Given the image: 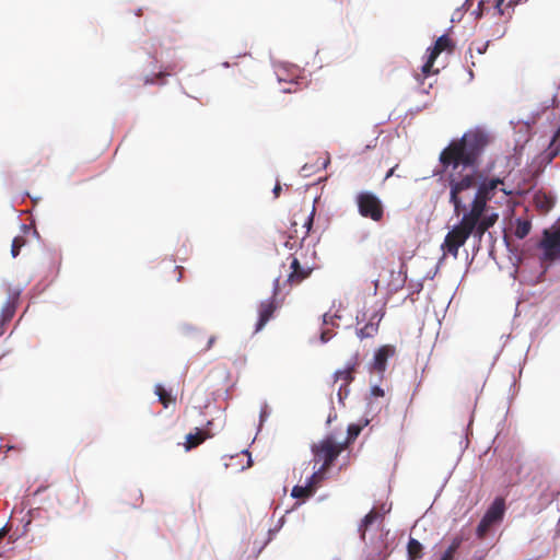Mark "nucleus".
Here are the masks:
<instances>
[{
  "instance_id": "4468645a",
  "label": "nucleus",
  "mask_w": 560,
  "mask_h": 560,
  "mask_svg": "<svg viewBox=\"0 0 560 560\" xmlns=\"http://www.w3.org/2000/svg\"><path fill=\"white\" fill-rule=\"evenodd\" d=\"M213 435L214 434L211 433L209 429L199 430L197 428L195 433H188L186 435V438H185L186 441L184 444L185 450L190 451L192 448H196L197 446L202 444L206 440L213 438Z\"/></svg>"
},
{
  "instance_id": "6ab92c4d",
  "label": "nucleus",
  "mask_w": 560,
  "mask_h": 560,
  "mask_svg": "<svg viewBox=\"0 0 560 560\" xmlns=\"http://www.w3.org/2000/svg\"><path fill=\"white\" fill-rule=\"evenodd\" d=\"M314 493V487L305 483L304 486H294L291 495L295 499H307L312 497Z\"/></svg>"
},
{
  "instance_id": "393cba45",
  "label": "nucleus",
  "mask_w": 560,
  "mask_h": 560,
  "mask_svg": "<svg viewBox=\"0 0 560 560\" xmlns=\"http://www.w3.org/2000/svg\"><path fill=\"white\" fill-rule=\"evenodd\" d=\"M435 60L436 58H432V55L429 54L427 62L422 66V73L424 77H428L431 73V69Z\"/></svg>"
},
{
  "instance_id": "bb28decb",
  "label": "nucleus",
  "mask_w": 560,
  "mask_h": 560,
  "mask_svg": "<svg viewBox=\"0 0 560 560\" xmlns=\"http://www.w3.org/2000/svg\"><path fill=\"white\" fill-rule=\"evenodd\" d=\"M336 318H339V316H337V315H329V314L326 313V314L323 315V323H324V325H332V326H335L336 325V323H335Z\"/></svg>"
},
{
  "instance_id": "7ed1b4c3",
  "label": "nucleus",
  "mask_w": 560,
  "mask_h": 560,
  "mask_svg": "<svg viewBox=\"0 0 560 560\" xmlns=\"http://www.w3.org/2000/svg\"><path fill=\"white\" fill-rule=\"evenodd\" d=\"M346 443L337 442L334 435H327L311 447L314 462L322 463L320 470H328L346 448Z\"/></svg>"
},
{
  "instance_id": "f8f14e48",
  "label": "nucleus",
  "mask_w": 560,
  "mask_h": 560,
  "mask_svg": "<svg viewBox=\"0 0 560 560\" xmlns=\"http://www.w3.org/2000/svg\"><path fill=\"white\" fill-rule=\"evenodd\" d=\"M385 316V305L383 304L381 307L375 310L369 317L366 324L358 328L355 334L357 336L363 340L366 338H373L378 334L380 324Z\"/></svg>"
},
{
  "instance_id": "f257e3e1",
  "label": "nucleus",
  "mask_w": 560,
  "mask_h": 560,
  "mask_svg": "<svg viewBox=\"0 0 560 560\" xmlns=\"http://www.w3.org/2000/svg\"><path fill=\"white\" fill-rule=\"evenodd\" d=\"M488 144L487 133L478 129L469 130L460 139L451 141L439 158L444 171L452 170L448 186L454 213H463L469 236L472 235L478 243L499 219L497 212L489 211L488 202L503 185L501 178L489 177L485 171L477 168Z\"/></svg>"
},
{
  "instance_id": "39448f33",
  "label": "nucleus",
  "mask_w": 560,
  "mask_h": 560,
  "mask_svg": "<svg viewBox=\"0 0 560 560\" xmlns=\"http://www.w3.org/2000/svg\"><path fill=\"white\" fill-rule=\"evenodd\" d=\"M505 514V500L502 497H498L493 500L491 505L486 511L483 517L479 522L476 534L479 539H483L491 527L500 523Z\"/></svg>"
},
{
  "instance_id": "c756f323",
  "label": "nucleus",
  "mask_w": 560,
  "mask_h": 560,
  "mask_svg": "<svg viewBox=\"0 0 560 560\" xmlns=\"http://www.w3.org/2000/svg\"><path fill=\"white\" fill-rule=\"evenodd\" d=\"M272 192L275 195V198H278L280 196V192H281V185H280V183L276 184V186L273 187Z\"/></svg>"
},
{
  "instance_id": "20e7f679",
  "label": "nucleus",
  "mask_w": 560,
  "mask_h": 560,
  "mask_svg": "<svg viewBox=\"0 0 560 560\" xmlns=\"http://www.w3.org/2000/svg\"><path fill=\"white\" fill-rule=\"evenodd\" d=\"M355 203L361 217L374 222H381L384 218V206L382 200L371 191L359 192L355 197Z\"/></svg>"
},
{
  "instance_id": "a211bd4d",
  "label": "nucleus",
  "mask_w": 560,
  "mask_h": 560,
  "mask_svg": "<svg viewBox=\"0 0 560 560\" xmlns=\"http://www.w3.org/2000/svg\"><path fill=\"white\" fill-rule=\"evenodd\" d=\"M16 311V305L13 300H9L4 303L1 310V324L4 325L13 318Z\"/></svg>"
},
{
  "instance_id": "2eb2a0df",
  "label": "nucleus",
  "mask_w": 560,
  "mask_h": 560,
  "mask_svg": "<svg viewBox=\"0 0 560 560\" xmlns=\"http://www.w3.org/2000/svg\"><path fill=\"white\" fill-rule=\"evenodd\" d=\"M354 370H355V363L348 365L343 370L336 371L334 374V378H335L334 383H337L339 381L343 382V384L339 387V392H338L340 400L342 399V396H341L342 388L345 387L347 389L348 385L354 380V377H353Z\"/></svg>"
},
{
  "instance_id": "7c9ffc66",
  "label": "nucleus",
  "mask_w": 560,
  "mask_h": 560,
  "mask_svg": "<svg viewBox=\"0 0 560 560\" xmlns=\"http://www.w3.org/2000/svg\"><path fill=\"white\" fill-rule=\"evenodd\" d=\"M398 167V164H396L395 166H393L386 174L385 176V179H388L389 177L394 176L395 174V170Z\"/></svg>"
},
{
  "instance_id": "2f4dec72",
  "label": "nucleus",
  "mask_w": 560,
  "mask_h": 560,
  "mask_svg": "<svg viewBox=\"0 0 560 560\" xmlns=\"http://www.w3.org/2000/svg\"><path fill=\"white\" fill-rule=\"evenodd\" d=\"M174 272H176L178 275L177 277V281L180 280V277H182V267H178V266H175L174 269H173Z\"/></svg>"
},
{
  "instance_id": "ddd939ff",
  "label": "nucleus",
  "mask_w": 560,
  "mask_h": 560,
  "mask_svg": "<svg viewBox=\"0 0 560 560\" xmlns=\"http://www.w3.org/2000/svg\"><path fill=\"white\" fill-rule=\"evenodd\" d=\"M395 354V348L393 346H382L374 354L372 368L377 373H384L387 366V360L389 357Z\"/></svg>"
},
{
  "instance_id": "423d86ee",
  "label": "nucleus",
  "mask_w": 560,
  "mask_h": 560,
  "mask_svg": "<svg viewBox=\"0 0 560 560\" xmlns=\"http://www.w3.org/2000/svg\"><path fill=\"white\" fill-rule=\"evenodd\" d=\"M469 238V232L467 231L464 219L462 218L459 223L454 225L453 229L445 235L442 244V249L452 255L454 258L458 257L459 248Z\"/></svg>"
},
{
  "instance_id": "4be33fe9",
  "label": "nucleus",
  "mask_w": 560,
  "mask_h": 560,
  "mask_svg": "<svg viewBox=\"0 0 560 560\" xmlns=\"http://www.w3.org/2000/svg\"><path fill=\"white\" fill-rule=\"evenodd\" d=\"M530 229H532V224L529 221L517 220L516 226L514 230V235L517 238L523 240L529 234Z\"/></svg>"
},
{
  "instance_id": "dca6fc26",
  "label": "nucleus",
  "mask_w": 560,
  "mask_h": 560,
  "mask_svg": "<svg viewBox=\"0 0 560 560\" xmlns=\"http://www.w3.org/2000/svg\"><path fill=\"white\" fill-rule=\"evenodd\" d=\"M453 48L452 46V40L450 39V37L447 35H442L440 36L433 48L430 50V54L432 55V58H438V56L444 51V50H451Z\"/></svg>"
},
{
  "instance_id": "412c9836",
  "label": "nucleus",
  "mask_w": 560,
  "mask_h": 560,
  "mask_svg": "<svg viewBox=\"0 0 560 560\" xmlns=\"http://www.w3.org/2000/svg\"><path fill=\"white\" fill-rule=\"evenodd\" d=\"M154 393L158 395L160 402L167 408L170 404L174 402L172 395L161 385H155Z\"/></svg>"
},
{
  "instance_id": "a878e982",
  "label": "nucleus",
  "mask_w": 560,
  "mask_h": 560,
  "mask_svg": "<svg viewBox=\"0 0 560 560\" xmlns=\"http://www.w3.org/2000/svg\"><path fill=\"white\" fill-rule=\"evenodd\" d=\"M361 432V427L358 424H350L348 427V441L354 440Z\"/></svg>"
},
{
  "instance_id": "1a4fd4ad",
  "label": "nucleus",
  "mask_w": 560,
  "mask_h": 560,
  "mask_svg": "<svg viewBox=\"0 0 560 560\" xmlns=\"http://www.w3.org/2000/svg\"><path fill=\"white\" fill-rule=\"evenodd\" d=\"M390 506L386 503L373 506V509L362 518L358 526V532L362 540H365L366 532L374 525H382L385 515L389 513Z\"/></svg>"
},
{
  "instance_id": "0eeeda50",
  "label": "nucleus",
  "mask_w": 560,
  "mask_h": 560,
  "mask_svg": "<svg viewBox=\"0 0 560 560\" xmlns=\"http://www.w3.org/2000/svg\"><path fill=\"white\" fill-rule=\"evenodd\" d=\"M546 260H560V225L552 230H545L540 242Z\"/></svg>"
},
{
  "instance_id": "f03ea898",
  "label": "nucleus",
  "mask_w": 560,
  "mask_h": 560,
  "mask_svg": "<svg viewBox=\"0 0 560 560\" xmlns=\"http://www.w3.org/2000/svg\"><path fill=\"white\" fill-rule=\"evenodd\" d=\"M521 0H487L478 5L479 15L494 21L492 36L501 38L506 33V24L512 19L514 7Z\"/></svg>"
},
{
  "instance_id": "f3484780",
  "label": "nucleus",
  "mask_w": 560,
  "mask_h": 560,
  "mask_svg": "<svg viewBox=\"0 0 560 560\" xmlns=\"http://www.w3.org/2000/svg\"><path fill=\"white\" fill-rule=\"evenodd\" d=\"M423 547L420 541L410 538L407 545V553L409 560H417L422 557Z\"/></svg>"
},
{
  "instance_id": "72a5a7b5",
  "label": "nucleus",
  "mask_w": 560,
  "mask_h": 560,
  "mask_svg": "<svg viewBox=\"0 0 560 560\" xmlns=\"http://www.w3.org/2000/svg\"><path fill=\"white\" fill-rule=\"evenodd\" d=\"M8 534V529L5 527L0 528V540Z\"/></svg>"
},
{
  "instance_id": "f704fd0d",
  "label": "nucleus",
  "mask_w": 560,
  "mask_h": 560,
  "mask_svg": "<svg viewBox=\"0 0 560 560\" xmlns=\"http://www.w3.org/2000/svg\"><path fill=\"white\" fill-rule=\"evenodd\" d=\"M152 83H154V79H150L149 77H147L144 79V84H152Z\"/></svg>"
},
{
  "instance_id": "9b49d317",
  "label": "nucleus",
  "mask_w": 560,
  "mask_h": 560,
  "mask_svg": "<svg viewBox=\"0 0 560 560\" xmlns=\"http://www.w3.org/2000/svg\"><path fill=\"white\" fill-rule=\"evenodd\" d=\"M280 281L279 278L275 280L273 283V296L269 300L262 301L259 305V318L256 324V331H259L264 328V326L269 322L272 317L273 313L278 308V304L276 303V296L280 293Z\"/></svg>"
},
{
  "instance_id": "9d476101",
  "label": "nucleus",
  "mask_w": 560,
  "mask_h": 560,
  "mask_svg": "<svg viewBox=\"0 0 560 560\" xmlns=\"http://www.w3.org/2000/svg\"><path fill=\"white\" fill-rule=\"evenodd\" d=\"M290 259V272L287 277L285 282L290 287L299 285L305 279H307L314 270L313 266L308 264H302L296 253L289 257Z\"/></svg>"
},
{
  "instance_id": "c85d7f7f",
  "label": "nucleus",
  "mask_w": 560,
  "mask_h": 560,
  "mask_svg": "<svg viewBox=\"0 0 560 560\" xmlns=\"http://www.w3.org/2000/svg\"><path fill=\"white\" fill-rule=\"evenodd\" d=\"M371 394L374 397H383L385 395L384 390L380 386H373Z\"/></svg>"
},
{
  "instance_id": "aec40b11",
  "label": "nucleus",
  "mask_w": 560,
  "mask_h": 560,
  "mask_svg": "<svg viewBox=\"0 0 560 560\" xmlns=\"http://www.w3.org/2000/svg\"><path fill=\"white\" fill-rule=\"evenodd\" d=\"M463 542V538L460 536H456L453 538L451 545L443 553L442 558L440 560H454V556L458 548L460 547Z\"/></svg>"
},
{
  "instance_id": "b1692460",
  "label": "nucleus",
  "mask_w": 560,
  "mask_h": 560,
  "mask_svg": "<svg viewBox=\"0 0 560 560\" xmlns=\"http://www.w3.org/2000/svg\"><path fill=\"white\" fill-rule=\"evenodd\" d=\"M26 241L23 236H15L11 245V255L13 258L18 257L21 248L25 245Z\"/></svg>"
},
{
  "instance_id": "cd10ccee",
  "label": "nucleus",
  "mask_w": 560,
  "mask_h": 560,
  "mask_svg": "<svg viewBox=\"0 0 560 560\" xmlns=\"http://www.w3.org/2000/svg\"><path fill=\"white\" fill-rule=\"evenodd\" d=\"M332 335H334V334H332V331H331L330 329H324V330L322 331V334H320V340H322L323 342H327L328 340H330V339H331Z\"/></svg>"
},
{
  "instance_id": "6e6552de",
  "label": "nucleus",
  "mask_w": 560,
  "mask_h": 560,
  "mask_svg": "<svg viewBox=\"0 0 560 560\" xmlns=\"http://www.w3.org/2000/svg\"><path fill=\"white\" fill-rule=\"evenodd\" d=\"M315 215V206L311 209H300L293 214L292 228L295 237H300L304 241L312 229L313 220Z\"/></svg>"
},
{
  "instance_id": "5701e85b",
  "label": "nucleus",
  "mask_w": 560,
  "mask_h": 560,
  "mask_svg": "<svg viewBox=\"0 0 560 560\" xmlns=\"http://www.w3.org/2000/svg\"><path fill=\"white\" fill-rule=\"evenodd\" d=\"M325 472H326V470H320V468L318 467L317 469L314 470L312 476L307 479L306 483L308 486H313L314 487V492H316V490L320 486V483H322V481L324 479Z\"/></svg>"
},
{
  "instance_id": "473e14b6",
  "label": "nucleus",
  "mask_w": 560,
  "mask_h": 560,
  "mask_svg": "<svg viewBox=\"0 0 560 560\" xmlns=\"http://www.w3.org/2000/svg\"><path fill=\"white\" fill-rule=\"evenodd\" d=\"M215 341V337L214 336H211L208 340V346H207V349H210L212 347V345L214 343Z\"/></svg>"
}]
</instances>
